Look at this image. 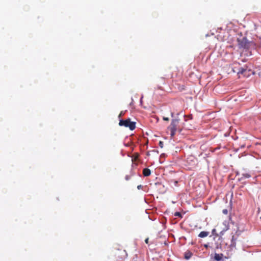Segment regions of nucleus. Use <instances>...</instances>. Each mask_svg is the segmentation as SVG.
Returning <instances> with one entry per match:
<instances>
[{"mask_svg": "<svg viewBox=\"0 0 261 261\" xmlns=\"http://www.w3.org/2000/svg\"><path fill=\"white\" fill-rule=\"evenodd\" d=\"M179 124V119H173L172 120L171 124L168 127V129L170 130V135L171 137H173L175 135L176 132L177 130V126Z\"/></svg>", "mask_w": 261, "mask_h": 261, "instance_id": "1", "label": "nucleus"}, {"mask_svg": "<svg viewBox=\"0 0 261 261\" xmlns=\"http://www.w3.org/2000/svg\"><path fill=\"white\" fill-rule=\"evenodd\" d=\"M119 124L120 126H124L126 127H129L131 130H134L136 127V123L130 121L129 119L125 120H120Z\"/></svg>", "mask_w": 261, "mask_h": 261, "instance_id": "2", "label": "nucleus"}, {"mask_svg": "<svg viewBox=\"0 0 261 261\" xmlns=\"http://www.w3.org/2000/svg\"><path fill=\"white\" fill-rule=\"evenodd\" d=\"M238 42L239 47L244 49H248L251 43L246 37H243L242 39H238Z\"/></svg>", "mask_w": 261, "mask_h": 261, "instance_id": "3", "label": "nucleus"}, {"mask_svg": "<svg viewBox=\"0 0 261 261\" xmlns=\"http://www.w3.org/2000/svg\"><path fill=\"white\" fill-rule=\"evenodd\" d=\"M151 172L150 170L148 168L144 169L143 171V174L145 176H148L150 175Z\"/></svg>", "mask_w": 261, "mask_h": 261, "instance_id": "4", "label": "nucleus"}, {"mask_svg": "<svg viewBox=\"0 0 261 261\" xmlns=\"http://www.w3.org/2000/svg\"><path fill=\"white\" fill-rule=\"evenodd\" d=\"M209 234V232L207 231H201L198 234V237L200 238H205L207 237Z\"/></svg>", "mask_w": 261, "mask_h": 261, "instance_id": "5", "label": "nucleus"}, {"mask_svg": "<svg viewBox=\"0 0 261 261\" xmlns=\"http://www.w3.org/2000/svg\"><path fill=\"white\" fill-rule=\"evenodd\" d=\"M222 254H218V253H215V256H214V258L215 260H216L217 261H220L222 259Z\"/></svg>", "mask_w": 261, "mask_h": 261, "instance_id": "6", "label": "nucleus"}, {"mask_svg": "<svg viewBox=\"0 0 261 261\" xmlns=\"http://www.w3.org/2000/svg\"><path fill=\"white\" fill-rule=\"evenodd\" d=\"M251 177V175L248 173H245L242 174V177L241 178V179L243 178H248Z\"/></svg>", "mask_w": 261, "mask_h": 261, "instance_id": "7", "label": "nucleus"}, {"mask_svg": "<svg viewBox=\"0 0 261 261\" xmlns=\"http://www.w3.org/2000/svg\"><path fill=\"white\" fill-rule=\"evenodd\" d=\"M246 70V69L244 68H241L239 69V70L238 71V73L239 74H243L245 72V71Z\"/></svg>", "mask_w": 261, "mask_h": 261, "instance_id": "8", "label": "nucleus"}, {"mask_svg": "<svg viewBox=\"0 0 261 261\" xmlns=\"http://www.w3.org/2000/svg\"><path fill=\"white\" fill-rule=\"evenodd\" d=\"M174 216L180 217L181 216V214L179 212H176L174 214Z\"/></svg>", "mask_w": 261, "mask_h": 261, "instance_id": "9", "label": "nucleus"}, {"mask_svg": "<svg viewBox=\"0 0 261 261\" xmlns=\"http://www.w3.org/2000/svg\"><path fill=\"white\" fill-rule=\"evenodd\" d=\"M159 145L161 147V148H163V142H162V141H160L159 142Z\"/></svg>", "mask_w": 261, "mask_h": 261, "instance_id": "10", "label": "nucleus"}, {"mask_svg": "<svg viewBox=\"0 0 261 261\" xmlns=\"http://www.w3.org/2000/svg\"><path fill=\"white\" fill-rule=\"evenodd\" d=\"M223 213L224 214H227V210H223Z\"/></svg>", "mask_w": 261, "mask_h": 261, "instance_id": "11", "label": "nucleus"}, {"mask_svg": "<svg viewBox=\"0 0 261 261\" xmlns=\"http://www.w3.org/2000/svg\"><path fill=\"white\" fill-rule=\"evenodd\" d=\"M163 120H165V121H168L169 120V118H167V117H163Z\"/></svg>", "mask_w": 261, "mask_h": 261, "instance_id": "12", "label": "nucleus"}, {"mask_svg": "<svg viewBox=\"0 0 261 261\" xmlns=\"http://www.w3.org/2000/svg\"><path fill=\"white\" fill-rule=\"evenodd\" d=\"M142 185H139V186H138L137 188H138V189L140 190L142 188Z\"/></svg>", "mask_w": 261, "mask_h": 261, "instance_id": "13", "label": "nucleus"}, {"mask_svg": "<svg viewBox=\"0 0 261 261\" xmlns=\"http://www.w3.org/2000/svg\"><path fill=\"white\" fill-rule=\"evenodd\" d=\"M148 240H149V239H148V238H147V239H145V243H146V244H148Z\"/></svg>", "mask_w": 261, "mask_h": 261, "instance_id": "14", "label": "nucleus"}, {"mask_svg": "<svg viewBox=\"0 0 261 261\" xmlns=\"http://www.w3.org/2000/svg\"><path fill=\"white\" fill-rule=\"evenodd\" d=\"M215 231H216L215 229H213V230H212L213 234H214V233L215 232Z\"/></svg>", "mask_w": 261, "mask_h": 261, "instance_id": "15", "label": "nucleus"}, {"mask_svg": "<svg viewBox=\"0 0 261 261\" xmlns=\"http://www.w3.org/2000/svg\"><path fill=\"white\" fill-rule=\"evenodd\" d=\"M204 247L207 248L208 247V245H204Z\"/></svg>", "mask_w": 261, "mask_h": 261, "instance_id": "16", "label": "nucleus"}, {"mask_svg": "<svg viewBox=\"0 0 261 261\" xmlns=\"http://www.w3.org/2000/svg\"><path fill=\"white\" fill-rule=\"evenodd\" d=\"M186 259H189V257H187V256H186Z\"/></svg>", "mask_w": 261, "mask_h": 261, "instance_id": "17", "label": "nucleus"}, {"mask_svg": "<svg viewBox=\"0 0 261 261\" xmlns=\"http://www.w3.org/2000/svg\"><path fill=\"white\" fill-rule=\"evenodd\" d=\"M171 116H172V117H173V113H172Z\"/></svg>", "mask_w": 261, "mask_h": 261, "instance_id": "18", "label": "nucleus"}]
</instances>
